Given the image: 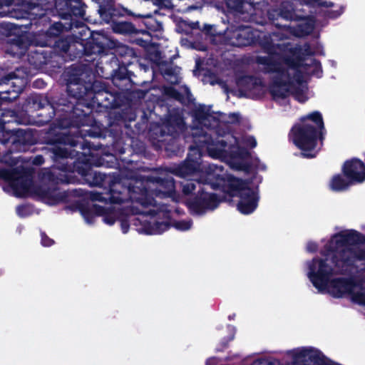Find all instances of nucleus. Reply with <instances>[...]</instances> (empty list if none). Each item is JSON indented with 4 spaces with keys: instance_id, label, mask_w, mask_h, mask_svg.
I'll list each match as a JSON object with an SVG mask.
<instances>
[{
    "instance_id": "1",
    "label": "nucleus",
    "mask_w": 365,
    "mask_h": 365,
    "mask_svg": "<svg viewBox=\"0 0 365 365\" xmlns=\"http://www.w3.org/2000/svg\"><path fill=\"white\" fill-rule=\"evenodd\" d=\"M132 187L123 188V192L111 190L110 192L101 194L93 192L91 198L93 202H104L103 206L93 205L88 210H82L81 214L88 224L93 222L94 215L103 217V221L113 225L118 220L121 230L127 233L129 228L128 218L129 213L138 215L133 220L135 226H139V232L148 235H158L166 231L170 225L180 231L189 230L192 225L190 220L176 221L173 220L174 212L178 209L168 206L164 203L157 202L151 195L160 197H168L174 202H179L180 197L175 192V184L173 178L166 177L158 179L155 182L143 183L136 182Z\"/></svg>"
},
{
    "instance_id": "2",
    "label": "nucleus",
    "mask_w": 365,
    "mask_h": 365,
    "mask_svg": "<svg viewBox=\"0 0 365 365\" xmlns=\"http://www.w3.org/2000/svg\"><path fill=\"white\" fill-rule=\"evenodd\" d=\"M222 126L210 108L200 106L194 111L192 130L198 128L197 140L205 146L208 155L225 161L232 169L249 171L247 149L256 147V139L252 135L221 132Z\"/></svg>"
},
{
    "instance_id": "3",
    "label": "nucleus",
    "mask_w": 365,
    "mask_h": 365,
    "mask_svg": "<svg viewBox=\"0 0 365 365\" xmlns=\"http://www.w3.org/2000/svg\"><path fill=\"white\" fill-rule=\"evenodd\" d=\"M197 127L196 131L192 130L194 145L190 146L186 160L174 168V173L179 177L190 178L182 182V189L185 195L192 193L197 185L199 186L197 196L188 202V206L193 214L202 215L207 211L213 210L220 203L216 195L209 192L205 186H210L212 189L221 186L224 171L222 166L217 165H201V151L205 149V146L197 140Z\"/></svg>"
},
{
    "instance_id": "4",
    "label": "nucleus",
    "mask_w": 365,
    "mask_h": 365,
    "mask_svg": "<svg viewBox=\"0 0 365 365\" xmlns=\"http://www.w3.org/2000/svg\"><path fill=\"white\" fill-rule=\"evenodd\" d=\"M27 140L26 132L18 130L6 142L1 143L0 162L16 166L15 168L0 169V179L4 180L3 189L16 197H36L48 205H55L62 200L60 192L46 185L34 184L30 172L24 168L22 163L19 165L18 158H12L11 156V151H24Z\"/></svg>"
},
{
    "instance_id": "5",
    "label": "nucleus",
    "mask_w": 365,
    "mask_h": 365,
    "mask_svg": "<svg viewBox=\"0 0 365 365\" xmlns=\"http://www.w3.org/2000/svg\"><path fill=\"white\" fill-rule=\"evenodd\" d=\"M267 70L272 73L270 93L274 99L292 95L297 101L304 103L310 97L309 75L295 51L289 50L277 60L272 57Z\"/></svg>"
},
{
    "instance_id": "6",
    "label": "nucleus",
    "mask_w": 365,
    "mask_h": 365,
    "mask_svg": "<svg viewBox=\"0 0 365 365\" xmlns=\"http://www.w3.org/2000/svg\"><path fill=\"white\" fill-rule=\"evenodd\" d=\"M364 244L365 235L355 230L341 231L332 236L329 250L332 253L331 261L339 273L350 274L356 267V261L365 260V247H351Z\"/></svg>"
},
{
    "instance_id": "7",
    "label": "nucleus",
    "mask_w": 365,
    "mask_h": 365,
    "mask_svg": "<svg viewBox=\"0 0 365 365\" xmlns=\"http://www.w3.org/2000/svg\"><path fill=\"white\" fill-rule=\"evenodd\" d=\"M319 128V113L314 112L303 118L295 124L290 133L289 139L301 150L304 158L317 156V133Z\"/></svg>"
},
{
    "instance_id": "8",
    "label": "nucleus",
    "mask_w": 365,
    "mask_h": 365,
    "mask_svg": "<svg viewBox=\"0 0 365 365\" xmlns=\"http://www.w3.org/2000/svg\"><path fill=\"white\" fill-rule=\"evenodd\" d=\"M221 186L230 196L238 197L237 207L242 214L249 215L256 210L259 201L257 186L231 175L225 176L224 173Z\"/></svg>"
},
{
    "instance_id": "9",
    "label": "nucleus",
    "mask_w": 365,
    "mask_h": 365,
    "mask_svg": "<svg viewBox=\"0 0 365 365\" xmlns=\"http://www.w3.org/2000/svg\"><path fill=\"white\" fill-rule=\"evenodd\" d=\"M42 0H0V17L24 19L31 15H37L33 11L38 10Z\"/></svg>"
},
{
    "instance_id": "10",
    "label": "nucleus",
    "mask_w": 365,
    "mask_h": 365,
    "mask_svg": "<svg viewBox=\"0 0 365 365\" xmlns=\"http://www.w3.org/2000/svg\"><path fill=\"white\" fill-rule=\"evenodd\" d=\"M27 73L22 69L9 73L0 81V98L15 99L27 83Z\"/></svg>"
},
{
    "instance_id": "11",
    "label": "nucleus",
    "mask_w": 365,
    "mask_h": 365,
    "mask_svg": "<svg viewBox=\"0 0 365 365\" xmlns=\"http://www.w3.org/2000/svg\"><path fill=\"white\" fill-rule=\"evenodd\" d=\"M317 349L312 347H299L287 351L284 365H313L319 358Z\"/></svg>"
},
{
    "instance_id": "12",
    "label": "nucleus",
    "mask_w": 365,
    "mask_h": 365,
    "mask_svg": "<svg viewBox=\"0 0 365 365\" xmlns=\"http://www.w3.org/2000/svg\"><path fill=\"white\" fill-rule=\"evenodd\" d=\"M341 172L349 182L356 184L365 181V164L358 158L346 160L342 165Z\"/></svg>"
},
{
    "instance_id": "13",
    "label": "nucleus",
    "mask_w": 365,
    "mask_h": 365,
    "mask_svg": "<svg viewBox=\"0 0 365 365\" xmlns=\"http://www.w3.org/2000/svg\"><path fill=\"white\" fill-rule=\"evenodd\" d=\"M228 44L234 46H244L252 43L258 36L250 27L242 26L225 32Z\"/></svg>"
},
{
    "instance_id": "14",
    "label": "nucleus",
    "mask_w": 365,
    "mask_h": 365,
    "mask_svg": "<svg viewBox=\"0 0 365 365\" xmlns=\"http://www.w3.org/2000/svg\"><path fill=\"white\" fill-rule=\"evenodd\" d=\"M357 283L354 277H337L331 279L328 285V292L335 298H341L352 293Z\"/></svg>"
},
{
    "instance_id": "15",
    "label": "nucleus",
    "mask_w": 365,
    "mask_h": 365,
    "mask_svg": "<svg viewBox=\"0 0 365 365\" xmlns=\"http://www.w3.org/2000/svg\"><path fill=\"white\" fill-rule=\"evenodd\" d=\"M237 85L242 96L249 98H259L265 92V87L259 80L252 77H244L240 79Z\"/></svg>"
},
{
    "instance_id": "16",
    "label": "nucleus",
    "mask_w": 365,
    "mask_h": 365,
    "mask_svg": "<svg viewBox=\"0 0 365 365\" xmlns=\"http://www.w3.org/2000/svg\"><path fill=\"white\" fill-rule=\"evenodd\" d=\"M334 6V4L332 1L321 0V29L326 26L329 20H335L344 14V6H340L337 10L329 9Z\"/></svg>"
},
{
    "instance_id": "17",
    "label": "nucleus",
    "mask_w": 365,
    "mask_h": 365,
    "mask_svg": "<svg viewBox=\"0 0 365 365\" xmlns=\"http://www.w3.org/2000/svg\"><path fill=\"white\" fill-rule=\"evenodd\" d=\"M31 48L32 46L30 45L29 47L28 46V43L24 36L11 40L4 46V49L6 53L16 57L24 55L26 51L29 49L31 52H34Z\"/></svg>"
},
{
    "instance_id": "18",
    "label": "nucleus",
    "mask_w": 365,
    "mask_h": 365,
    "mask_svg": "<svg viewBox=\"0 0 365 365\" xmlns=\"http://www.w3.org/2000/svg\"><path fill=\"white\" fill-rule=\"evenodd\" d=\"M307 275L317 292H319V259L317 257L307 262Z\"/></svg>"
},
{
    "instance_id": "19",
    "label": "nucleus",
    "mask_w": 365,
    "mask_h": 365,
    "mask_svg": "<svg viewBox=\"0 0 365 365\" xmlns=\"http://www.w3.org/2000/svg\"><path fill=\"white\" fill-rule=\"evenodd\" d=\"M351 185L354 184L352 182H349V180L345 178L344 175H341V174H336L333 176L329 186L333 191L341 192L347 190Z\"/></svg>"
},
{
    "instance_id": "20",
    "label": "nucleus",
    "mask_w": 365,
    "mask_h": 365,
    "mask_svg": "<svg viewBox=\"0 0 365 365\" xmlns=\"http://www.w3.org/2000/svg\"><path fill=\"white\" fill-rule=\"evenodd\" d=\"M70 7V12L79 17H83L85 14V5L81 0H73L66 3Z\"/></svg>"
},
{
    "instance_id": "21",
    "label": "nucleus",
    "mask_w": 365,
    "mask_h": 365,
    "mask_svg": "<svg viewBox=\"0 0 365 365\" xmlns=\"http://www.w3.org/2000/svg\"><path fill=\"white\" fill-rule=\"evenodd\" d=\"M144 19L143 24L150 31H160L162 29V24L154 19L151 14L140 16Z\"/></svg>"
},
{
    "instance_id": "22",
    "label": "nucleus",
    "mask_w": 365,
    "mask_h": 365,
    "mask_svg": "<svg viewBox=\"0 0 365 365\" xmlns=\"http://www.w3.org/2000/svg\"><path fill=\"white\" fill-rule=\"evenodd\" d=\"M113 30L118 34H129L133 32V26L128 22H116L113 25Z\"/></svg>"
},
{
    "instance_id": "23",
    "label": "nucleus",
    "mask_w": 365,
    "mask_h": 365,
    "mask_svg": "<svg viewBox=\"0 0 365 365\" xmlns=\"http://www.w3.org/2000/svg\"><path fill=\"white\" fill-rule=\"evenodd\" d=\"M349 295H351V300L359 304H365V294H364L361 292H354V290L352 291V293L349 294Z\"/></svg>"
},
{
    "instance_id": "24",
    "label": "nucleus",
    "mask_w": 365,
    "mask_h": 365,
    "mask_svg": "<svg viewBox=\"0 0 365 365\" xmlns=\"http://www.w3.org/2000/svg\"><path fill=\"white\" fill-rule=\"evenodd\" d=\"M53 153L57 157L60 158H68L72 155L70 148H54Z\"/></svg>"
},
{
    "instance_id": "25",
    "label": "nucleus",
    "mask_w": 365,
    "mask_h": 365,
    "mask_svg": "<svg viewBox=\"0 0 365 365\" xmlns=\"http://www.w3.org/2000/svg\"><path fill=\"white\" fill-rule=\"evenodd\" d=\"M16 212L19 216L25 217L32 213V207L30 205H25L17 207Z\"/></svg>"
},
{
    "instance_id": "26",
    "label": "nucleus",
    "mask_w": 365,
    "mask_h": 365,
    "mask_svg": "<svg viewBox=\"0 0 365 365\" xmlns=\"http://www.w3.org/2000/svg\"><path fill=\"white\" fill-rule=\"evenodd\" d=\"M210 83L212 85H215V84H218L220 85L223 89H224V91L227 93H234L235 91L230 88L229 85L227 84V82L221 80V79H216V80H213L210 82Z\"/></svg>"
},
{
    "instance_id": "27",
    "label": "nucleus",
    "mask_w": 365,
    "mask_h": 365,
    "mask_svg": "<svg viewBox=\"0 0 365 365\" xmlns=\"http://www.w3.org/2000/svg\"><path fill=\"white\" fill-rule=\"evenodd\" d=\"M63 30L61 23H55L48 31L50 35L57 36Z\"/></svg>"
},
{
    "instance_id": "28",
    "label": "nucleus",
    "mask_w": 365,
    "mask_h": 365,
    "mask_svg": "<svg viewBox=\"0 0 365 365\" xmlns=\"http://www.w3.org/2000/svg\"><path fill=\"white\" fill-rule=\"evenodd\" d=\"M99 13H100V15L101 16V18L106 21V22H110V21L111 20V12L110 11H108L107 12V11H106V9L103 7H101L100 9H99Z\"/></svg>"
},
{
    "instance_id": "29",
    "label": "nucleus",
    "mask_w": 365,
    "mask_h": 365,
    "mask_svg": "<svg viewBox=\"0 0 365 365\" xmlns=\"http://www.w3.org/2000/svg\"><path fill=\"white\" fill-rule=\"evenodd\" d=\"M41 244L44 247H49L53 244V240L47 237L45 234H41Z\"/></svg>"
},
{
    "instance_id": "30",
    "label": "nucleus",
    "mask_w": 365,
    "mask_h": 365,
    "mask_svg": "<svg viewBox=\"0 0 365 365\" xmlns=\"http://www.w3.org/2000/svg\"><path fill=\"white\" fill-rule=\"evenodd\" d=\"M318 245L317 242L309 241L307 242L306 250L308 252L312 253L317 250Z\"/></svg>"
},
{
    "instance_id": "31",
    "label": "nucleus",
    "mask_w": 365,
    "mask_h": 365,
    "mask_svg": "<svg viewBox=\"0 0 365 365\" xmlns=\"http://www.w3.org/2000/svg\"><path fill=\"white\" fill-rule=\"evenodd\" d=\"M320 136H321V147L323 145V140H324V135H326L327 133V130L324 128V122H323V119H322V116L321 115V124H320Z\"/></svg>"
},
{
    "instance_id": "32",
    "label": "nucleus",
    "mask_w": 365,
    "mask_h": 365,
    "mask_svg": "<svg viewBox=\"0 0 365 365\" xmlns=\"http://www.w3.org/2000/svg\"><path fill=\"white\" fill-rule=\"evenodd\" d=\"M252 365H273V364L265 359L260 358L255 360Z\"/></svg>"
},
{
    "instance_id": "33",
    "label": "nucleus",
    "mask_w": 365,
    "mask_h": 365,
    "mask_svg": "<svg viewBox=\"0 0 365 365\" xmlns=\"http://www.w3.org/2000/svg\"><path fill=\"white\" fill-rule=\"evenodd\" d=\"M185 128V123L181 118H178L176 120V131H182Z\"/></svg>"
},
{
    "instance_id": "34",
    "label": "nucleus",
    "mask_w": 365,
    "mask_h": 365,
    "mask_svg": "<svg viewBox=\"0 0 365 365\" xmlns=\"http://www.w3.org/2000/svg\"><path fill=\"white\" fill-rule=\"evenodd\" d=\"M321 292H324V287H323V275H324V271L322 268L325 266V262L321 259Z\"/></svg>"
},
{
    "instance_id": "35",
    "label": "nucleus",
    "mask_w": 365,
    "mask_h": 365,
    "mask_svg": "<svg viewBox=\"0 0 365 365\" xmlns=\"http://www.w3.org/2000/svg\"><path fill=\"white\" fill-rule=\"evenodd\" d=\"M154 4L156 5H164L165 6H168L170 4L168 0H151Z\"/></svg>"
},
{
    "instance_id": "36",
    "label": "nucleus",
    "mask_w": 365,
    "mask_h": 365,
    "mask_svg": "<svg viewBox=\"0 0 365 365\" xmlns=\"http://www.w3.org/2000/svg\"><path fill=\"white\" fill-rule=\"evenodd\" d=\"M230 120H228L229 123H235L238 121L239 120V115L237 113H231L229 115Z\"/></svg>"
},
{
    "instance_id": "37",
    "label": "nucleus",
    "mask_w": 365,
    "mask_h": 365,
    "mask_svg": "<svg viewBox=\"0 0 365 365\" xmlns=\"http://www.w3.org/2000/svg\"><path fill=\"white\" fill-rule=\"evenodd\" d=\"M215 360L216 359L215 358L208 359L206 361V365H213L215 363Z\"/></svg>"
},
{
    "instance_id": "38",
    "label": "nucleus",
    "mask_w": 365,
    "mask_h": 365,
    "mask_svg": "<svg viewBox=\"0 0 365 365\" xmlns=\"http://www.w3.org/2000/svg\"><path fill=\"white\" fill-rule=\"evenodd\" d=\"M229 329L231 331V336L230 337V340L232 339H233V336H234V334H235V328L234 327H228Z\"/></svg>"
},
{
    "instance_id": "39",
    "label": "nucleus",
    "mask_w": 365,
    "mask_h": 365,
    "mask_svg": "<svg viewBox=\"0 0 365 365\" xmlns=\"http://www.w3.org/2000/svg\"><path fill=\"white\" fill-rule=\"evenodd\" d=\"M38 45H40L41 46H45L47 45V42L46 41H43V42H41V43H37Z\"/></svg>"
},
{
    "instance_id": "40",
    "label": "nucleus",
    "mask_w": 365,
    "mask_h": 365,
    "mask_svg": "<svg viewBox=\"0 0 365 365\" xmlns=\"http://www.w3.org/2000/svg\"><path fill=\"white\" fill-rule=\"evenodd\" d=\"M320 53H321V56H324V55H325L324 51V50H323V48H322V46H321V51H320Z\"/></svg>"
},
{
    "instance_id": "41",
    "label": "nucleus",
    "mask_w": 365,
    "mask_h": 365,
    "mask_svg": "<svg viewBox=\"0 0 365 365\" xmlns=\"http://www.w3.org/2000/svg\"><path fill=\"white\" fill-rule=\"evenodd\" d=\"M29 61H30V63H31V64H35V65H36V64H37V63H36L35 61H33V60H30V59H29Z\"/></svg>"
},
{
    "instance_id": "42",
    "label": "nucleus",
    "mask_w": 365,
    "mask_h": 365,
    "mask_svg": "<svg viewBox=\"0 0 365 365\" xmlns=\"http://www.w3.org/2000/svg\"><path fill=\"white\" fill-rule=\"evenodd\" d=\"M41 157H38L35 159V163H36L37 161H38L39 159H41Z\"/></svg>"
},
{
    "instance_id": "43",
    "label": "nucleus",
    "mask_w": 365,
    "mask_h": 365,
    "mask_svg": "<svg viewBox=\"0 0 365 365\" xmlns=\"http://www.w3.org/2000/svg\"><path fill=\"white\" fill-rule=\"evenodd\" d=\"M56 173V169H55V168H54V169H53L52 174H55Z\"/></svg>"
},
{
    "instance_id": "44",
    "label": "nucleus",
    "mask_w": 365,
    "mask_h": 365,
    "mask_svg": "<svg viewBox=\"0 0 365 365\" xmlns=\"http://www.w3.org/2000/svg\"><path fill=\"white\" fill-rule=\"evenodd\" d=\"M198 49H200V50H204V47H202V48H199Z\"/></svg>"
},
{
    "instance_id": "45",
    "label": "nucleus",
    "mask_w": 365,
    "mask_h": 365,
    "mask_svg": "<svg viewBox=\"0 0 365 365\" xmlns=\"http://www.w3.org/2000/svg\"><path fill=\"white\" fill-rule=\"evenodd\" d=\"M1 120H2V123H6V120H4V119H2Z\"/></svg>"
},
{
    "instance_id": "46",
    "label": "nucleus",
    "mask_w": 365,
    "mask_h": 365,
    "mask_svg": "<svg viewBox=\"0 0 365 365\" xmlns=\"http://www.w3.org/2000/svg\"><path fill=\"white\" fill-rule=\"evenodd\" d=\"M82 29H83V31H84V30H86V27H82Z\"/></svg>"
},
{
    "instance_id": "47",
    "label": "nucleus",
    "mask_w": 365,
    "mask_h": 365,
    "mask_svg": "<svg viewBox=\"0 0 365 365\" xmlns=\"http://www.w3.org/2000/svg\"><path fill=\"white\" fill-rule=\"evenodd\" d=\"M37 56H39V54L35 51Z\"/></svg>"
},
{
    "instance_id": "48",
    "label": "nucleus",
    "mask_w": 365,
    "mask_h": 365,
    "mask_svg": "<svg viewBox=\"0 0 365 365\" xmlns=\"http://www.w3.org/2000/svg\"><path fill=\"white\" fill-rule=\"evenodd\" d=\"M70 88H71V86H68V91H70Z\"/></svg>"
},
{
    "instance_id": "49",
    "label": "nucleus",
    "mask_w": 365,
    "mask_h": 365,
    "mask_svg": "<svg viewBox=\"0 0 365 365\" xmlns=\"http://www.w3.org/2000/svg\"><path fill=\"white\" fill-rule=\"evenodd\" d=\"M320 71H321V73H322V71H323V70L321 68V69H320Z\"/></svg>"
}]
</instances>
